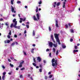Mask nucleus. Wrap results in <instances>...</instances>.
<instances>
[{
    "label": "nucleus",
    "mask_w": 80,
    "mask_h": 80,
    "mask_svg": "<svg viewBox=\"0 0 80 80\" xmlns=\"http://www.w3.org/2000/svg\"><path fill=\"white\" fill-rule=\"evenodd\" d=\"M48 78V77H47V76H45V79H46V80H47V79Z\"/></svg>",
    "instance_id": "obj_51"
},
{
    "label": "nucleus",
    "mask_w": 80,
    "mask_h": 80,
    "mask_svg": "<svg viewBox=\"0 0 80 80\" xmlns=\"http://www.w3.org/2000/svg\"><path fill=\"white\" fill-rule=\"evenodd\" d=\"M78 52V50H74L73 51V53H75V52Z\"/></svg>",
    "instance_id": "obj_17"
},
{
    "label": "nucleus",
    "mask_w": 80,
    "mask_h": 80,
    "mask_svg": "<svg viewBox=\"0 0 80 80\" xmlns=\"http://www.w3.org/2000/svg\"><path fill=\"white\" fill-rule=\"evenodd\" d=\"M74 48L75 49H77L78 48H77V46H74Z\"/></svg>",
    "instance_id": "obj_41"
},
{
    "label": "nucleus",
    "mask_w": 80,
    "mask_h": 80,
    "mask_svg": "<svg viewBox=\"0 0 80 80\" xmlns=\"http://www.w3.org/2000/svg\"><path fill=\"white\" fill-rule=\"evenodd\" d=\"M60 5V2H58L56 4V5L57 7H58V6H59V5Z\"/></svg>",
    "instance_id": "obj_15"
},
{
    "label": "nucleus",
    "mask_w": 80,
    "mask_h": 80,
    "mask_svg": "<svg viewBox=\"0 0 80 80\" xmlns=\"http://www.w3.org/2000/svg\"><path fill=\"white\" fill-rule=\"evenodd\" d=\"M65 27H66V28H68V25L67 24H66L65 25Z\"/></svg>",
    "instance_id": "obj_59"
},
{
    "label": "nucleus",
    "mask_w": 80,
    "mask_h": 80,
    "mask_svg": "<svg viewBox=\"0 0 80 80\" xmlns=\"http://www.w3.org/2000/svg\"><path fill=\"white\" fill-rule=\"evenodd\" d=\"M56 54L57 55H58V50H57V51L56 52Z\"/></svg>",
    "instance_id": "obj_25"
},
{
    "label": "nucleus",
    "mask_w": 80,
    "mask_h": 80,
    "mask_svg": "<svg viewBox=\"0 0 80 80\" xmlns=\"http://www.w3.org/2000/svg\"><path fill=\"white\" fill-rule=\"evenodd\" d=\"M42 4V1H40V2H39V5H40V4Z\"/></svg>",
    "instance_id": "obj_49"
},
{
    "label": "nucleus",
    "mask_w": 80,
    "mask_h": 80,
    "mask_svg": "<svg viewBox=\"0 0 80 80\" xmlns=\"http://www.w3.org/2000/svg\"><path fill=\"white\" fill-rule=\"evenodd\" d=\"M5 25L6 26H8V24L7 23H6L5 24Z\"/></svg>",
    "instance_id": "obj_63"
},
{
    "label": "nucleus",
    "mask_w": 80,
    "mask_h": 80,
    "mask_svg": "<svg viewBox=\"0 0 80 80\" xmlns=\"http://www.w3.org/2000/svg\"><path fill=\"white\" fill-rule=\"evenodd\" d=\"M23 63H24V61H22V62H20V64L22 65V64H23Z\"/></svg>",
    "instance_id": "obj_31"
},
{
    "label": "nucleus",
    "mask_w": 80,
    "mask_h": 80,
    "mask_svg": "<svg viewBox=\"0 0 80 80\" xmlns=\"http://www.w3.org/2000/svg\"><path fill=\"white\" fill-rule=\"evenodd\" d=\"M16 22H17V21H16V19H14L13 20V23H15Z\"/></svg>",
    "instance_id": "obj_21"
},
{
    "label": "nucleus",
    "mask_w": 80,
    "mask_h": 80,
    "mask_svg": "<svg viewBox=\"0 0 80 80\" xmlns=\"http://www.w3.org/2000/svg\"><path fill=\"white\" fill-rule=\"evenodd\" d=\"M70 42H73V39H72V38H71V39H70Z\"/></svg>",
    "instance_id": "obj_62"
},
{
    "label": "nucleus",
    "mask_w": 80,
    "mask_h": 80,
    "mask_svg": "<svg viewBox=\"0 0 80 80\" xmlns=\"http://www.w3.org/2000/svg\"><path fill=\"white\" fill-rule=\"evenodd\" d=\"M2 68H3V69H5V67L4 66H2Z\"/></svg>",
    "instance_id": "obj_55"
},
{
    "label": "nucleus",
    "mask_w": 80,
    "mask_h": 80,
    "mask_svg": "<svg viewBox=\"0 0 80 80\" xmlns=\"http://www.w3.org/2000/svg\"><path fill=\"white\" fill-rule=\"evenodd\" d=\"M9 35H12V32H11V31H9Z\"/></svg>",
    "instance_id": "obj_30"
},
{
    "label": "nucleus",
    "mask_w": 80,
    "mask_h": 80,
    "mask_svg": "<svg viewBox=\"0 0 80 80\" xmlns=\"http://www.w3.org/2000/svg\"><path fill=\"white\" fill-rule=\"evenodd\" d=\"M33 19L34 20H35V21L36 20H37V18H36V17H35V16H33Z\"/></svg>",
    "instance_id": "obj_14"
},
{
    "label": "nucleus",
    "mask_w": 80,
    "mask_h": 80,
    "mask_svg": "<svg viewBox=\"0 0 80 80\" xmlns=\"http://www.w3.org/2000/svg\"><path fill=\"white\" fill-rule=\"evenodd\" d=\"M52 76H53L52 75H49V78H52Z\"/></svg>",
    "instance_id": "obj_35"
},
{
    "label": "nucleus",
    "mask_w": 80,
    "mask_h": 80,
    "mask_svg": "<svg viewBox=\"0 0 80 80\" xmlns=\"http://www.w3.org/2000/svg\"><path fill=\"white\" fill-rule=\"evenodd\" d=\"M24 34H25L27 33V30H25L24 31Z\"/></svg>",
    "instance_id": "obj_53"
},
{
    "label": "nucleus",
    "mask_w": 80,
    "mask_h": 80,
    "mask_svg": "<svg viewBox=\"0 0 80 80\" xmlns=\"http://www.w3.org/2000/svg\"><path fill=\"white\" fill-rule=\"evenodd\" d=\"M66 2H63V8H65V4Z\"/></svg>",
    "instance_id": "obj_9"
},
{
    "label": "nucleus",
    "mask_w": 80,
    "mask_h": 80,
    "mask_svg": "<svg viewBox=\"0 0 80 80\" xmlns=\"http://www.w3.org/2000/svg\"><path fill=\"white\" fill-rule=\"evenodd\" d=\"M54 5H52L54 8H55L56 7V5H57V2H55L54 3Z\"/></svg>",
    "instance_id": "obj_11"
},
{
    "label": "nucleus",
    "mask_w": 80,
    "mask_h": 80,
    "mask_svg": "<svg viewBox=\"0 0 80 80\" xmlns=\"http://www.w3.org/2000/svg\"><path fill=\"white\" fill-rule=\"evenodd\" d=\"M4 43H7V40L5 41Z\"/></svg>",
    "instance_id": "obj_61"
},
{
    "label": "nucleus",
    "mask_w": 80,
    "mask_h": 80,
    "mask_svg": "<svg viewBox=\"0 0 80 80\" xmlns=\"http://www.w3.org/2000/svg\"><path fill=\"white\" fill-rule=\"evenodd\" d=\"M70 32L71 33H74V30L73 29H71Z\"/></svg>",
    "instance_id": "obj_19"
},
{
    "label": "nucleus",
    "mask_w": 80,
    "mask_h": 80,
    "mask_svg": "<svg viewBox=\"0 0 80 80\" xmlns=\"http://www.w3.org/2000/svg\"><path fill=\"white\" fill-rule=\"evenodd\" d=\"M36 16L37 17V18L38 20H40V16H39V14H37L36 15Z\"/></svg>",
    "instance_id": "obj_10"
},
{
    "label": "nucleus",
    "mask_w": 80,
    "mask_h": 80,
    "mask_svg": "<svg viewBox=\"0 0 80 80\" xmlns=\"http://www.w3.org/2000/svg\"><path fill=\"white\" fill-rule=\"evenodd\" d=\"M10 59H11V60H14V58H13V57H11L10 58Z\"/></svg>",
    "instance_id": "obj_47"
},
{
    "label": "nucleus",
    "mask_w": 80,
    "mask_h": 80,
    "mask_svg": "<svg viewBox=\"0 0 80 80\" xmlns=\"http://www.w3.org/2000/svg\"><path fill=\"white\" fill-rule=\"evenodd\" d=\"M10 40H7V43H10Z\"/></svg>",
    "instance_id": "obj_29"
},
{
    "label": "nucleus",
    "mask_w": 80,
    "mask_h": 80,
    "mask_svg": "<svg viewBox=\"0 0 80 80\" xmlns=\"http://www.w3.org/2000/svg\"><path fill=\"white\" fill-rule=\"evenodd\" d=\"M3 18H1L0 19V21H3Z\"/></svg>",
    "instance_id": "obj_56"
},
{
    "label": "nucleus",
    "mask_w": 80,
    "mask_h": 80,
    "mask_svg": "<svg viewBox=\"0 0 80 80\" xmlns=\"http://www.w3.org/2000/svg\"><path fill=\"white\" fill-rule=\"evenodd\" d=\"M15 43H16V45H18V42H14Z\"/></svg>",
    "instance_id": "obj_64"
},
{
    "label": "nucleus",
    "mask_w": 80,
    "mask_h": 80,
    "mask_svg": "<svg viewBox=\"0 0 80 80\" xmlns=\"http://www.w3.org/2000/svg\"><path fill=\"white\" fill-rule=\"evenodd\" d=\"M54 37L56 40H58V39H59V38H58V34H54Z\"/></svg>",
    "instance_id": "obj_2"
},
{
    "label": "nucleus",
    "mask_w": 80,
    "mask_h": 80,
    "mask_svg": "<svg viewBox=\"0 0 80 80\" xmlns=\"http://www.w3.org/2000/svg\"><path fill=\"white\" fill-rule=\"evenodd\" d=\"M2 78L3 80H5V76H3Z\"/></svg>",
    "instance_id": "obj_34"
},
{
    "label": "nucleus",
    "mask_w": 80,
    "mask_h": 80,
    "mask_svg": "<svg viewBox=\"0 0 80 80\" xmlns=\"http://www.w3.org/2000/svg\"><path fill=\"white\" fill-rule=\"evenodd\" d=\"M32 35H33V36H35V32L34 30H33V31Z\"/></svg>",
    "instance_id": "obj_13"
},
{
    "label": "nucleus",
    "mask_w": 80,
    "mask_h": 80,
    "mask_svg": "<svg viewBox=\"0 0 80 80\" xmlns=\"http://www.w3.org/2000/svg\"><path fill=\"white\" fill-rule=\"evenodd\" d=\"M54 47H57V44H53Z\"/></svg>",
    "instance_id": "obj_23"
},
{
    "label": "nucleus",
    "mask_w": 80,
    "mask_h": 80,
    "mask_svg": "<svg viewBox=\"0 0 80 80\" xmlns=\"http://www.w3.org/2000/svg\"><path fill=\"white\" fill-rule=\"evenodd\" d=\"M51 55H52V53H50L49 54V56L50 57H52V56Z\"/></svg>",
    "instance_id": "obj_39"
},
{
    "label": "nucleus",
    "mask_w": 80,
    "mask_h": 80,
    "mask_svg": "<svg viewBox=\"0 0 80 80\" xmlns=\"http://www.w3.org/2000/svg\"><path fill=\"white\" fill-rule=\"evenodd\" d=\"M25 70V68H22L21 69V70Z\"/></svg>",
    "instance_id": "obj_43"
},
{
    "label": "nucleus",
    "mask_w": 80,
    "mask_h": 80,
    "mask_svg": "<svg viewBox=\"0 0 80 80\" xmlns=\"http://www.w3.org/2000/svg\"><path fill=\"white\" fill-rule=\"evenodd\" d=\"M62 47L63 48H66V46L64 45H62Z\"/></svg>",
    "instance_id": "obj_18"
},
{
    "label": "nucleus",
    "mask_w": 80,
    "mask_h": 80,
    "mask_svg": "<svg viewBox=\"0 0 80 80\" xmlns=\"http://www.w3.org/2000/svg\"><path fill=\"white\" fill-rule=\"evenodd\" d=\"M8 61L9 62H11V60L10 59H8Z\"/></svg>",
    "instance_id": "obj_60"
},
{
    "label": "nucleus",
    "mask_w": 80,
    "mask_h": 80,
    "mask_svg": "<svg viewBox=\"0 0 80 80\" xmlns=\"http://www.w3.org/2000/svg\"><path fill=\"white\" fill-rule=\"evenodd\" d=\"M55 58H53L52 59V66L53 67H55V63H54V62H55Z\"/></svg>",
    "instance_id": "obj_1"
},
{
    "label": "nucleus",
    "mask_w": 80,
    "mask_h": 80,
    "mask_svg": "<svg viewBox=\"0 0 80 80\" xmlns=\"http://www.w3.org/2000/svg\"><path fill=\"white\" fill-rule=\"evenodd\" d=\"M39 71L40 72H42V68L39 69Z\"/></svg>",
    "instance_id": "obj_36"
},
{
    "label": "nucleus",
    "mask_w": 80,
    "mask_h": 80,
    "mask_svg": "<svg viewBox=\"0 0 80 80\" xmlns=\"http://www.w3.org/2000/svg\"><path fill=\"white\" fill-rule=\"evenodd\" d=\"M49 46L50 47L52 48V47H53V43H52V42H50L49 43Z\"/></svg>",
    "instance_id": "obj_3"
},
{
    "label": "nucleus",
    "mask_w": 80,
    "mask_h": 80,
    "mask_svg": "<svg viewBox=\"0 0 80 80\" xmlns=\"http://www.w3.org/2000/svg\"><path fill=\"white\" fill-rule=\"evenodd\" d=\"M23 53L24 55H27V53H26V52H23Z\"/></svg>",
    "instance_id": "obj_57"
},
{
    "label": "nucleus",
    "mask_w": 80,
    "mask_h": 80,
    "mask_svg": "<svg viewBox=\"0 0 80 80\" xmlns=\"http://www.w3.org/2000/svg\"><path fill=\"white\" fill-rule=\"evenodd\" d=\"M49 51H50L49 49L48 48L46 49V52H49Z\"/></svg>",
    "instance_id": "obj_52"
},
{
    "label": "nucleus",
    "mask_w": 80,
    "mask_h": 80,
    "mask_svg": "<svg viewBox=\"0 0 80 80\" xmlns=\"http://www.w3.org/2000/svg\"><path fill=\"white\" fill-rule=\"evenodd\" d=\"M10 27L11 28H12V27H13V24H11V25L10 26Z\"/></svg>",
    "instance_id": "obj_58"
},
{
    "label": "nucleus",
    "mask_w": 80,
    "mask_h": 80,
    "mask_svg": "<svg viewBox=\"0 0 80 80\" xmlns=\"http://www.w3.org/2000/svg\"><path fill=\"white\" fill-rule=\"evenodd\" d=\"M49 32H51L52 30V29H51V28L50 27H49Z\"/></svg>",
    "instance_id": "obj_28"
},
{
    "label": "nucleus",
    "mask_w": 80,
    "mask_h": 80,
    "mask_svg": "<svg viewBox=\"0 0 80 80\" xmlns=\"http://www.w3.org/2000/svg\"><path fill=\"white\" fill-rule=\"evenodd\" d=\"M33 61H34V63H36L37 62H36V60H35V58H33Z\"/></svg>",
    "instance_id": "obj_32"
},
{
    "label": "nucleus",
    "mask_w": 80,
    "mask_h": 80,
    "mask_svg": "<svg viewBox=\"0 0 80 80\" xmlns=\"http://www.w3.org/2000/svg\"><path fill=\"white\" fill-rule=\"evenodd\" d=\"M20 78H23V75H21L20 76Z\"/></svg>",
    "instance_id": "obj_50"
},
{
    "label": "nucleus",
    "mask_w": 80,
    "mask_h": 80,
    "mask_svg": "<svg viewBox=\"0 0 80 80\" xmlns=\"http://www.w3.org/2000/svg\"><path fill=\"white\" fill-rule=\"evenodd\" d=\"M17 22L16 21L15 23L14 24V25L13 26V27L15 28H17Z\"/></svg>",
    "instance_id": "obj_5"
},
{
    "label": "nucleus",
    "mask_w": 80,
    "mask_h": 80,
    "mask_svg": "<svg viewBox=\"0 0 80 80\" xmlns=\"http://www.w3.org/2000/svg\"><path fill=\"white\" fill-rule=\"evenodd\" d=\"M56 27H58V24L57 23H56Z\"/></svg>",
    "instance_id": "obj_37"
},
{
    "label": "nucleus",
    "mask_w": 80,
    "mask_h": 80,
    "mask_svg": "<svg viewBox=\"0 0 80 80\" xmlns=\"http://www.w3.org/2000/svg\"><path fill=\"white\" fill-rule=\"evenodd\" d=\"M21 3V2L20 1H18L17 2V3Z\"/></svg>",
    "instance_id": "obj_44"
},
{
    "label": "nucleus",
    "mask_w": 80,
    "mask_h": 80,
    "mask_svg": "<svg viewBox=\"0 0 80 80\" xmlns=\"http://www.w3.org/2000/svg\"><path fill=\"white\" fill-rule=\"evenodd\" d=\"M31 52L32 53H34V48L32 49Z\"/></svg>",
    "instance_id": "obj_20"
},
{
    "label": "nucleus",
    "mask_w": 80,
    "mask_h": 80,
    "mask_svg": "<svg viewBox=\"0 0 80 80\" xmlns=\"http://www.w3.org/2000/svg\"><path fill=\"white\" fill-rule=\"evenodd\" d=\"M39 67L40 68H42V65L41 64H39Z\"/></svg>",
    "instance_id": "obj_33"
},
{
    "label": "nucleus",
    "mask_w": 80,
    "mask_h": 80,
    "mask_svg": "<svg viewBox=\"0 0 80 80\" xmlns=\"http://www.w3.org/2000/svg\"><path fill=\"white\" fill-rule=\"evenodd\" d=\"M53 52L54 53H55V48H53Z\"/></svg>",
    "instance_id": "obj_27"
},
{
    "label": "nucleus",
    "mask_w": 80,
    "mask_h": 80,
    "mask_svg": "<svg viewBox=\"0 0 80 80\" xmlns=\"http://www.w3.org/2000/svg\"><path fill=\"white\" fill-rule=\"evenodd\" d=\"M37 60H38V61L39 62H41V61H42V59H41V58H40V57H38Z\"/></svg>",
    "instance_id": "obj_7"
},
{
    "label": "nucleus",
    "mask_w": 80,
    "mask_h": 80,
    "mask_svg": "<svg viewBox=\"0 0 80 80\" xmlns=\"http://www.w3.org/2000/svg\"><path fill=\"white\" fill-rule=\"evenodd\" d=\"M11 10H12V12H14V10H15L14 8L12 6H11Z\"/></svg>",
    "instance_id": "obj_6"
},
{
    "label": "nucleus",
    "mask_w": 80,
    "mask_h": 80,
    "mask_svg": "<svg viewBox=\"0 0 80 80\" xmlns=\"http://www.w3.org/2000/svg\"><path fill=\"white\" fill-rule=\"evenodd\" d=\"M32 65L34 67H36L37 66V64H36L34 62L32 63Z\"/></svg>",
    "instance_id": "obj_22"
},
{
    "label": "nucleus",
    "mask_w": 80,
    "mask_h": 80,
    "mask_svg": "<svg viewBox=\"0 0 80 80\" xmlns=\"http://www.w3.org/2000/svg\"><path fill=\"white\" fill-rule=\"evenodd\" d=\"M51 37L52 40H54V39L53 38V35H52L51 36Z\"/></svg>",
    "instance_id": "obj_16"
},
{
    "label": "nucleus",
    "mask_w": 80,
    "mask_h": 80,
    "mask_svg": "<svg viewBox=\"0 0 80 80\" xmlns=\"http://www.w3.org/2000/svg\"><path fill=\"white\" fill-rule=\"evenodd\" d=\"M10 65L11 67H12V68L13 67V65L12 64H11V63H10Z\"/></svg>",
    "instance_id": "obj_24"
},
{
    "label": "nucleus",
    "mask_w": 80,
    "mask_h": 80,
    "mask_svg": "<svg viewBox=\"0 0 80 80\" xmlns=\"http://www.w3.org/2000/svg\"><path fill=\"white\" fill-rule=\"evenodd\" d=\"M7 37L8 38H10V36L9 35H8V36H7Z\"/></svg>",
    "instance_id": "obj_48"
},
{
    "label": "nucleus",
    "mask_w": 80,
    "mask_h": 80,
    "mask_svg": "<svg viewBox=\"0 0 80 80\" xmlns=\"http://www.w3.org/2000/svg\"><path fill=\"white\" fill-rule=\"evenodd\" d=\"M22 67V64H20L18 66V67Z\"/></svg>",
    "instance_id": "obj_38"
},
{
    "label": "nucleus",
    "mask_w": 80,
    "mask_h": 80,
    "mask_svg": "<svg viewBox=\"0 0 80 80\" xmlns=\"http://www.w3.org/2000/svg\"><path fill=\"white\" fill-rule=\"evenodd\" d=\"M54 62V67H56V66H57V65H58V64L57 63V62H58V61L57 60V59H56L55 61Z\"/></svg>",
    "instance_id": "obj_4"
},
{
    "label": "nucleus",
    "mask_w": 80,
    "mask_h": 80,
    "mask_svg": "<svg viewBox=\"0 0 80 80\" xmlns=\"http://www.w3.org/2000/svg\"><path fill=\"white\" fill-rule=\"evenodd\" d=\"M26 20V18H24L23 19H22V21H23V22L25 21Z\"/></svg>",
    "instance_id": "obj_42"
},
{
    "label": "nucleus",
    "mask_w": 80,
    "mask_h": 80,
    "mask_svg": "<svg viewBox=\"0 0 80 80\" xmlns=\"http://www.w3.org/2000/svg\"><path fill=\"white\" fill-rule=\"evenodd\" d=\"M5 74H6V72H4L3 73V75H4V76L5 75Z\"/></svg>",
    "instance_id": "obj_46"
},
{
    "label": "nucleus",
    "mask_w": 80,
    "mask_h": 80,
    "mask_svg": "<svg viewBox=\"0 0 80 80\" xmlns=\"http://www.w3.org/2000/svg\"><path fill=\"white\" fill-rule=\"evenodd\" d=\"M13 2H14V0H11V3L12 5H13Z\"/></svg>",
    "instance_id": "obj_12"
},
{
    "label": "nucleus",
    "mask_w": 80,
    "mask_h": 80,
    "mask_svg": "<svg viewBox=\"0 0 80 80\" xmlns=\"http://www.w3.org/2000/svg\"><path fill=\"white\" fill-rule=\"evenodd\" d=\"M15 43L14 42H13V43H12V44H11V45L12 46H13V45H15Z\"/></svg>",
    "instance_id": "obj_26"
},
{
    "label": "nucleus",
    "mask_w": 80,
    "mask_h": 80,
    "mask_svg": "<svg viewBox=\"0 0 80 80\" xmlns=\"http://www.w3.org/2000/svg\"><path fill=\"white\" fill-rule=\"evenodd\" d=\"M56 41L58 43V44L59 45H60V44H61V43H60V39H57Z\"/></svg>",
    "instance_id": "obj_8"
},
{
    "label": "nucleus",
    "mask_w": 80,
    "mask_h": 80,
    "mask_svg": "<svg viewBox=\"0 0 80 80\" xmlns=\"http://www.w3.org/2000/svg\"><path fill=\"white\" fill-rule=\"evenodd\" d=\"M26 27L27 28H29V25H27Z\"/></svg>",
    "instance_id": "obj_40"
},
{
    "label": "nucleus",
    "mask_w": 80,
    "mask_h": 80,
    "mask_svg": "<svg viewBox=\"0 0 80 80\" xmlns=\"http://www.w3.org/2000/svg\"><path fill=\"white\" fill-rule=\"evenodd\" d=\"M20 26H17V28H18V29H20Z\"/></svg>",
    "instance_id": "obj_54"
},
{
    "label": "nucleus",
    "mask_w": 80,
    "mask_h": 80,
    "mask_svg": "<svg viewBox=\"0 0 80 80\" xmlns=\"http://www.w3.org/2000/svg\"><path fill=\"white\" fill-rule=\"evenodd\" d=\"M14 37L15 38H17V35H16V34H15L14 35Z\"/></svg>",
    "instance_id": "obj_45"
}]
</instances>
